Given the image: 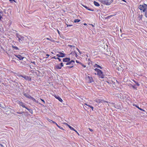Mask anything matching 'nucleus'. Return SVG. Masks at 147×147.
I'll return each mask as SVG.
<instances>
[{"label":"nucleus","mask_w":147,"mask_h":147,"mask_svg":"<svg viewBox=\"0 0 147 147\" xmlns=\"http://www.w3.org/2000/svg\"><path fill=\"white\" fill-rule=\"evenodd\" d=\"M49 56V55L48 54H46V56H47V57H46V58H47V57H48Z\"/></svg>","instance_id":"nucleus-55"},{"label":"nucleus","mask_w":147,"mask_h":147,"mask_svg":"<svg viewBox=\"0 0 147 147\" xmlns=\"http://www.w3.org/2000/svg\"><path fill=\"white\" fill-rule=\"evenodd\" d=\"M64 124L65 125H67V126H68V125H69L67 123H64Z\"/></svg>","instance_id":"nucleus-54"},{"label":"nucleus","mask_w":147,"mask_h":147,"mask_svg":"<svg viewBox=\"0 0 147 147\" xmlns=\"http://www.w3.org/2000/svg\"><path fill=\"white\" fill-rule=\"evenodd\" d=\"M2 14L3 12L2 11H0V20H1L2 18L1 15H2Z\"/></svg>","instance_id":"nucleus-33"},{"label":"nucleus","mask_w":147,"mask_h":147,"mask_svg":"<svg viewBox=\"0 0 147 147\" xmlns=\"http://www.w3.org/2000/svg\"><path fill=\"white\" fill-rule=\"evenodd\" d=\"M95 101L97 103H103V102H107L106 101H105L104 100H101V99H96L95 100Z\"/></svg>","instance_id":"nucleus-6"},{"label":"nucleus","mask_w":147,"mask_h":147,"mask_svg":"<svg viewBox=\"0 0 147 147\" xmlns=\"http://www.w3.org/2000/svg\"><path fill=\"white\" fill-rule=\"evenodd\" d=\"M66 65H71V62H70V61H68V62H67L66 64Z\"/></svg>","instance_id":"nucleus-34"},{"label":"nucleus","mask_w":147,"mask_h":147,"mask_svg":"<svg viewBox=\"0 0 147 147\" xmlns=\"http://www.w3.org/2000/svg\"><path fill=\"white\" fill-rule=\"evenodd\" d=\"M12 47L13 48H14L16 50H18V48L17 47L14 46L13 45Z\"/></svg>","instance_id":"nucleus-31"},{"label":"nucleus","mask_w":147,"mask_h":147,"mask_svg":"<svg viewBox=\"0 0 147 147\" xmlns=\"http://www.w3.org/2000/svg\"><path fill=\"white\" fill-rule=\"evenodd\" d=\"M74 67V65H71V66H67L66 67V68H68V69H70V68H72V67Z\"/></svg>","instance_id":"nucleus-29"},{"label":"nucleus","mask_w":147,"mask_h":147,"mask_svg":"<svg viewBox=\"0 0 147 147\" xmlns=\"http://www.w3.org/2000/svg\"><path fill=\"white\" fill-rule=\"evenodd\" d=\"M0 147H4L2 144H0Z\"/></svg>","instance_id":"nucleus-49"},{"label":"nucleus","mask_w":147,"mask_h":147,"mask_svg":"<svg viewBox=\"0 0 147 147\" xmlns=\"http://www.w3.org/2000/svg\"><path fill=\"white\" fill-rule=\"evenodd\" d=\"M76 62L77 63H79L80 64V62H79L77 60H76Z\"/></svg>","instance_id":"nucleus-52"},{"label":"nucleus","mask_w":147,"mask_h":147,"mask_svg":"<svg viewBox=\"0 0 147 147\" xmlns=\"http://www.w3.org/2000/svg\"><path fill=\"white\" fill-rule=\"evenodd\" d=\"M52 123H54V124H56L57 126L59 127V128L60 129H63V130H64L63 129V128L60 126H59L54 121H52Z\"/></svg>","instance_id":"nucleus-13"},{"label":"nucleus","mask_w":147,"mask_h":147,"mask_svg":"<svg viewBox=\"0 0 147 147\" xmlns=\"http://www.w3.org/2000/svg\"><path fill=\"white\" fill-rule=\"evenodd\" d=\"M78 135H79V134H78V132L75 130V131H74Z\"/></svg>","instance_id":"nucleus-56"},{"label":"nucleus","mask_w":147,"mask_h":147,"mask_svg":"<svg viewBox=\"0 0 147 147\" xmlns=\"http://www.w3.org/2000/svg\"><path fill=\"white\" fill-rule=\"evenodd\" d=\"M146 23H147V20L146 21Z\"/></svg>","instance_id":"nucleus-63"},{"label":"nucleus","mask_w":147,"mask_h":147,"mask_svg":"<svg viewBox=\"0 0 147 147\" xmlns=\"http://www.w3.org/2000/svg\"><path fill=\"white\" fill-rule=\"evenodd\" d=\"M143 16L142 14L140 15H139L138 16V18L139 20H142V18Z\"/></svg>","instance_id":"nucleus-20"},{"label":"nucleus","mask_w":147,"mask_h":147,"mask_svg":"<svg viewBox=\"0 0 147 147\" xmlns=\"http://www.w3.org/2000/svg\"><path fill=\"white\" fill-rule=\"evenodd\" d=\"M91 25L93 26L94 27V25H92V24H91Z\"/></svg>","instance_id":"nucleus-62"},{"label":"nucleus","mask_w":147,"mask_h":147,"mask_svg":"<svg viewBox=\"0 0 147 147\" xmlns=\"http://www.w3.org/2000/svg\"><path fill=\"white\" fill-rule=\"evenodd\" d=\"M10 2L11 3H12L13 2H15V0H10Z\"/></svg>","instance_id":"nucleus-39"},{"label":"nucleus","mask_w":147,"mask_h":147,"mask_svg":"<svg viewBox=\"0 0 147 147\" xmlns=\"http://www.w3.org/2000/svg\"><path fill=\"white\" fill-rule=\"evenodd\" d=\"M114 107L115 108L117 109H119L121 108V107L120 105H115Z\"/></svg>","instance_id":"nucleus-22"},{"label":"nucleus","mask_w":147,"mask_h":147,"mask_svg":"<svg viewBox=\"0 0 147 147\" xmlns=\"http://www.w3.org/2000/svg\"><path fill=\"white\" fill-rule=\"evenodd\" d=\"M69 46L70 47H75V46L71 45H69Z\"/></svg>","instance_id":"nucleus-47"},{"label":"nucleus","mask_w":147,"mask_h":147,"mask_svg":"<svg viewBox=\"0 0 147 147\" xmlns=\"http://www.w3.org/2000/svg\"><path fill=\"white\" fill-rule=\"evenodd\" d=\"M17 37L18 38V40L19 41L20 40H21V38H22V36L21 35H19L18 34L17 35Z\"/></svg>","instance_id":"nucleus-18"},{"label":"nucleus","mask_w":147,"mask_h":147,"mask_svg":"<svg viewBox=\"0 0 147 147\" xmlns=\"http://www.w3.org/2000/svg\"><path fill=\"white\" fill-rule=\"evenodd\" d=\"M47 39L48 40L51 41H53V40H51L49 38H47Z\"/></svg>","instance_id":"nucleus-51"},{"label":"nucleus","mask_w":147,"mask_h":147,"mask_svg":"<svg viewBox=\"0 0 147 147\" xmlns=\"http://www.w3.org/2000/svg\"><path fill=\"white\" fill-rule=\"evenodd\" d=\"M94 70L97 72V75L100 78H104L105 75L102 71L98 68H95Z\"/></svg>","instance_id":"nucleus-1"},{"label":"nucleus","mask_w":147,"mask_h":147,"mask_svg":"<svg viewBox=\"0 0 147 147\" xmlns=\"http://www.w3.org/2000/svg\"><path fill=\"white\" fill-rule=\"evenodd\" d=\"M84 25H85V26H86V25H87V24H86V23H84Z\"/></svg>","instance_id":"nucleus-60"},{"label":"nucleus","mask_w":147,"mask_h":147,"mask_svg":"<svg viewBox=\"0 0 147 147\" xmlns=\"http://www.w3.org/2000/svg\"><path fill=\"white\" fill-rule=\"evenodd\" d=\"M56 56L59 57H60V54L59 53L58 54H57Z\"/></svg>","instance_id":"nucleus-45"},{"label":"nucleus","mask_w":147,"mask_h":147,"mask_svg":"<svg viewBox=\"0 0 147 147\" xmlns=\"http://www.w3.org/2000/svg\"><path fill=\"white\" fill-rule=\"evenodd\" d=\"M30 113H32V110L31 109H30L29 110V111Z\"/></svg>","instance_id":"nucleus-40"},{"label":"nucleus","mask_w":147,"mask_h":147,"mask_svg":"<svg viewBox=\"0 0 147 147\" xmlns=\"http://www.w3.org/2000/svg\"><path fill=\"white\" fill-rule=\"evenodd\" d=\"M80 64L81 65H82L84 67H86V65H84L83 64H82L81 63H80Z\"/></svg>","instance_id":"nucleus-35"},{"label":"nucleus","mask_w":147,"mask_h":147,"mask_svg":"<svg viewBox=\"0 0 147 147\" xmlns=\"http://www.w3.org/2000/svg\"><path fill=\"white\" fill-rule=\"evenodd\" d=\"M122 1H124L125 2H126V1H125V0H121Z\"/></svg>","instance_id":"nucleus-61"},{"label":"nucleus","mask_w":147,"mask_h":147,"mask_svg":"<svg viewBox=\"0 0 147 147\" xmlns=\"http://www.w3.org/2000/svg\"><path fill=\"white\" fill-rule=\"evenodd\" d=\"M57 32H58V33L59 34H60L59 32V30H57Z\"/></svg>","instance_id":"nucleus-59"},{"label":"nucleus","mask_w":147,"mask_h":147,"mask_svg":"<svg viewBox=\"0 0 147 147\" xmlns=\"http://www.w3.org/2000/svg\"><path fill=\"white\" fill-rule=\"evenodd\" d=\"M112 0H105L103 3V4L106 5H110L112 3Z\"/></svg>","instance_id":"nucleus-4"},{"label":"nucleus","mask_w":147,"mask_h":147,"mask_svg":"<svg viewBox=\"0 0 147 147\" xmlns=\"http://www.w3.org/2000/svg\"><path fill=\"white\" fill-rule=\"evenodd\" d=\"M138 8L141 10L143 12H144L147 9V5L144 3L143 5H140Z\"/></svg>","instance_id":"nucleus-2"},{"label":"nucleus","mask_w":147,"mask_h":147,"mask_svg":"<svg viewBox=\"0 0 147 147\" xmlns=\"http://www.w3.org/2000/svg\"><path fill=\"white\" fill-rule=\"evenodd\" d=\"M144 12V16L146 18H147V10H146Z\"/></svg>","instance_id":"nucleus-27"},{"label":"nucleus","mask_w":147,"mask_h":147,"mask_svg":"<svg viewBox=\"0 0 147 147\" xmlns=\"http://www.w3.org/2000/svg\"><path fill=\"white\" fill-rule=\"evenodd\" d=\"M80 20L78 19H76L74 20V22L75 23L78 22H80Z\"/></svg>","instance_id":"nucleus-25"},{"label":"nucleus","mask_w":147,"mask_h":147,"mask_svg":"<svg viewBox=\"0 0 147 147\" xmlns=\"http://www.w3.org/2000/svg\"><path fill=\"white\" fill-rule=\"evenodd\" d=\"M70 58L66 57L63 59V61L64 62H67L69 61H70Z\"/></svg>","instance_id":"nucleus-8"},{"label":"nucleus","mask_w":147,"mask_h":147,"mask_svg":"<svg viewBox=\"0 0 147 147\" xmlns=\"http://www.w3.org/2000/svg\"><path fill=\"white\" fill-rule=\"evenodd\" d=\"M32 63H34V65H36V63L35 61H33V62H31Z\"/></svg>","instance_id":"nucleus-48"},{"label":"nucleus","mask_w":147,"mask_h":147,"mask_svg":"<svg viewBox=\"0 0 147 147\" xmlns=\"http://www.w3.org/2000/svg\"><path fill=\"white\" fill-rule=\"evenodd\" d=\"M55 98H57L58 100L60 101L61 102H62L63 101V100L59 96H56Z\"/></svg>","instance_id":"nucleus-16"},{"label":"nucleus","mask_w":147,"mask_h":147,"mask_svg":"<svg viewBox=\"0 0 147 147\" xmlns=\"http://www.w3.org/2000/svg\"><path fill=\"white\" fill-rule=\"evenodd\" d=\"M88 79L89 83H91L93 81L92 78L91 76H88Z\"/></svg>","instance_id":"nucleus-12"},{"label":"nucleus","mask_w":147,"mask_h":147,"mask_svg":"<svg viewBox=\"0 0 147 147\" xmlns=\"http://www.w3.org/2000/svg\"><path fill=\"white\" fill-rule=\"evenodd\" d=\"M109 61L110 62L112 63L113 66L115 67L117 64V63L115 58L112 57H110L109 59Z\"/></svg>","instance_id":"nucleus-3"},{"label":"nucleus","mask_w":147,"mask_h":147,"mask_svg":"<svg viewBox=\"0 0 147 147\" xmlns=\"http://www.w3.org/2000/svg\"><path fill=\"white\" fill-rule=\"evenodd\" d=\"M76 49L79 52H80V50H79V49H78L77 48H76Z\"/></svg>","instance_id":"nucleus-58"},{"label":"nucleus","mask_w":147,"mask_h":147,"mask_svg":"<svg viewBox=\"0 0 147 147\" xmlns=\"http://www.w3.org/2000/svg\"><path fill=\"white\" fill-rule=\"evenodd\" d=\"M94 3L96 6H100L98 2L96 1H94Z\"/></svg>","instance_id":"nucleus-17"},{"label":"nucleus","mask_w":147,"mask_h":147,"mask_svg":"<svg viewBox=\"0 0 147 147\" xmlns=\"http://www.w3.org/2000/svg\"><path fill=\"white\" fill-rule=\"evenodd\" d=\"M18 103L20 105V106H21L22 107L24 108L25 107V104L22 102H20V101H18Z\"/></svg>","instance_id":"nucleus-10"},{"label":"nucleus","mask_w":147,"mask_h":147,"mask_svg":"<svg viewBox=\"0 0 147 147\" xmlns=\"http://www.w3.org/2000/svg\"><path fill=\"white\" fill-rule=\"evenodd\" d=\"M68 127L71 129V130H73V131H75V129L73 127L70 126L69 125H68Z\"/></svg>","instance_id":"nucleus-26"},{"label":"nucleus","mask_w":147,"mask_h":147,"mask_svg":"<svg viewBox=\"0 0 147 147\" xmlns=\"http://www.w3.org/2000/svg\"><path fill=\"white\" fill-rule=\"evenodd\" d=\"M133 105L134 106L136 107L138 109H139L140 110H141L143 111H145L144 110L140 108L138 106H137L136 105Z\"/></svg>","instance_id":"nucleus-15"},{"label":"nucleus","mask_w":147,"mask_h":147,"mask_svg":"<svg viewBox=\"0 0 147 147\" xmlns=\"http://www.w3.org/2000/svg\"><path fill=\"white\" fill-rule=\"evenodd\" d=\"M21 76L22 78H24L25 80H28L29 81H31V78H30L29 76H22L20 75L19 76V77Z\"/></svg>","instance_id":"nucleus-5"},{"label":"nucleus","mask_w":147,"mask_h":147,"mask_svg":"<svg viewBox=\"0 0 147 147\" xmlns=\"http://www.w3.org/2000/svg\"><path fill=\"white\" fill-rule=\"evenodd\" d=\"M85 104L87 106H88V107H90V108L92 109V111H93L94 110V107H92V106L90 105H88L87 104Z\"/></svg>","instance_id":"nucleus-24"},{"label":"nucleus","mask_w":147,"mask_h":147,"mask_svg":"<svg viewBox=\"0 0 147 147\" xmlns=\"http://www.w3.org/2000/svg\"><path fill=\"white\" fill-rule=\"evenodd\" d=\"M132 87H133V88L136 89V87L135 86H133L132 85Z\"/></svg>","instance_id":"nucleus-43"},{"label":"nucleus","mask_w":147,"mask_h":147,"mask_svg":"<svg viewBox=\"0 0 147 147\" xmlns=\"http://www.w3.org/2000/svg\"><path fill=\"white\" fill-rule=\"evenodd\" d=\"M24 96L25 97L28 98L29 99H30L31 98V96L29 95L28 94H27L26 93H23Z\"/></svg>","instance_id":"nucleus-11"},{"label":"nucleus","mask_w":147,"mask_h":147,"mask_svg":"<svg viewBox=\"0 0 147 147\" xmlns=\"http://www.w3.org/2000/svg\"><path fill=\"white\" fill-rule=\"evenodd\" d=\"M60 57H65V54L62 52H59Z\"/></svg>","instance_id":"nucleus-14"},{"label":"nucleus","mask_w":147,"mask_h":147,"mask_svg":"<svg viewBox=\"0 0 147 147\" xmlns=\"http://www.w3.org/2000/svg\"><path fill=\"white\" fill-rule=\"evenodd\" d=\"M72 26V25H68V24H67V27L71 26Z\"/></svg>","instance_id":"nucleus-46"},{"label":"nucleus","mask_w":147,"mask_h":147,"mask_svg":"<svg viewBox=\"0 0 147 147\" xmlns=\"http://www.w3.org/2000/svg\"><path fill=\"white\" fill-rule=\"evenodd\" d=\"M26 109L27 110H28V111H29V110L30 109H29L28 108L25 107Z\"/></svg>","instance_id":"nucleus-53"},{"label":"nucleus","mask_w":147,"mask_h":147,"mask_svg":"<svg viewBox=\"0 0 147 147\" xmlns=\"http://www.w3.org/2000/svg\"><path fill=\"white\" fill-rule=\"evenodd\" d=\"M41 101H42L43 102V103L44 104H45V101L43 99H41Z\"/></svg>","instance_id":"nucleus-44"},{"label":"nucleus","mask_w":147,"mask_h":147,"mask_svg":"<svg viewBox=\"0 0 147 147\" xmlns=\"http://www.w3.org/2000/svg\"><path fill=\"white\" fill-rule=\"evenodd\" d=\"M89 130L91 131V132H92L93 131V130H92V129L90 128H89Z\"/></svg>","instance_id":"nucleus-41"},{"label":"nucleus","mask_w":147,"mask_h":147,"mask_svg":"<svg viewBox=\"0 0 147 147\" xmlns=\"http://www.w3.org/2000/svg\"><path fill=\"white\" fill-rule=\"evenodd\" d=\"M82 5L88 10L91 11H94V9H93L90 8L89 7H88L87 6H86L84 5Z\"/></svg>","instance_id":"nucleus-9"},{"label":"nucleus","mask_w":147,"mask_h":147,"mask_svg":"<svg viewBox=\"0 0 147 147\" xmlns=\"http://www.w3.org/2000/svg\"><path fill=\"white\" fill-rule=\"evenodd\" d=\"M0 107H1V108H4V107H3V106L1 104H0Z\"/></svg>","instance_id":"nucleus-42"},{"label":"nucleus","mask_w":147,"mask_h":147,"mask_svg":"<svg viewBox=\"0 0 147 147\" xmlns=\"http://www.w3.org/2000/svg\"><path fill=\"white\" fill-rule=\"evenodd\" d=\"M133 81L136 84L137 86H140V84L138 83V82H136L134 80H133Z\"/></svg>","instance_id":"nucleus-32"},{"label":"nucleus","mask_w":147,"mask_h":147,"mask_svg":"<svg viewBox=\"0 0 147 147\" xmlns=\"http://www.w3.org/2000/svg\"><path fill=\"white\" fill-rule=\"evenodd\" d=\"M24 113V112H17V113L19 114H22Z\"/></svg>","instance_id":"nucleus-38"},{"label":"nucleus","mask_w":147,"mask_h":147,"mask_svg":"<svg viewBox=\"0 0 147 147\" xmlns=\"http://www.w3.org/2000/svg\"><path fill=\"white\" fill-rule=\"evenodd\" d=\"M52 58L54 59H58L59 61H61V59L59 57H56L55 56L53 57H52Z\"/></svg>","instance_id":"nucleus-23"},{"label":"nucleus","mask_w":147,"mask_h":147,"mask_svg":"<svg viewBox=\"0 0 147 147\" xmlns=\"http://www.w3.org/2000/svg\"><path fill=\"white\" fill-rule=\"evenodd\" d=\"M51 53H53V52H51Z\"/></svg>","instance_id":"nucleus-64"},{"label":"nucleus","mask_w":147,"mask_h":147,"mask_svg":"<svg viewBox=\"0 0 147 147\" xmlns=\"http://www.w3.org/2000/svg\"><path fill=\"white\" fill-rule=\"evenodd\" d=\"M49 121L50 122H52V121H53L50 119H49Z\"/></svg>","instance_id":"nucleus-57"},{"label":"nucleus","mask_w":147,"mask_h":147,"mask_svg":"<svg viewBox=\"0 0 147 147\" xmlns=\"http://www.w3.org/2000/svg\"><path fill=\"white\" fill-rule=\"evenodd\" d=\"M30 99H32V100H33V101H34L36 102H37V101L36 100V99H34V98H33V97H32V96H31V98H30Z\"/></svg>","instance_id":"nucleus-28"},{"label":"nucleus","mask_w":147,"mask_h":147,"mask_svg":"<svg viewBox=\"0 0 147 147\" xmlns=\"http://www.w3.org/2000/svg\"><path fill=\"white\" fill-rule=\"evenodd\" d=\"M125 35V34H122L121 35V37H123L124 38L125 37L124 36V35Z\"/></svg>","instance_id":"nucleus-36"},{"label":"nucleus","mask_w":147,"mask_h":147,"mask_svg":"<svg viewBox=\"0 0 147 147\" xmlns=\"http://www.w3.org/2000/svg\"><path fill=\"white\" fill-rule=\"evenodd\" d=\"M55 67L57 69H61V67L59 64L56 65Z\"/></svg>","instance_id":"nucleus-19"},{"label":"nucleus","mask_w":147,"mask_h":147,"mask_svg":"<svg viewBox=\"0 0 147 147\" xmlns=\"http://www.w3.org/2000/svg\"><path fill=\"white\" fill-rule=\"evenodd\" d=\"M94 67H97V68H100V69H102V67L96 64H95V65H94Z\"/></svg>","instance_id":"nucleus-21"},{"label":"nucleus","mask_w":147,"mask_h":147,"mask_svg":"<svg viewBox=\"0 0 147 147\" xmlns=\"http://www.w3.org/2000/svg\"><path fill=\"white\" fill-rule=\"evenodd\" d=\"M71 64V65H74L75 63V61L73 60H72L70 61Z\"/></svg>","instance_id":"nucleus-30"},{"label":"nucleus","mask_w":147,"mask_h":147,"mask_svg":"<svg viewBox=\"0 0 147 147\" xmlns=\"http://www.w3.org/2000/svg\"><path fill=\"white\" fill-rule=\"evenodd\" d=\"M59 65H60V66L61 67V68L62 67H63V63H61Z\"/></svg>","instance_id":"nucleus-37"},{"label":"nucleus","mask_w":147,"mask_h":147,"mask_svg":"<svg viewBox=\"0 0 147 147\" xmlns=\"http://www.w3.org/2000/svg\"><path fill=\"white\" fill-rule=\"evenodd\" d=\"M74 52L75 53V55L76 57H77L78 56L77 54V53H76V52Z\"/></svg>","instance_id":"nucleus-50"},{"label":"nucleus","mask_w":147,"mask_h":147,"mask_svg":"<svg viewBox=\"0 0 147 147\" xmlns=\"http://www.w3.org/2000/svg\"><path fill=\"white\" fill-rule=\"evenodd\" d=\"M15 55L16 57L17 58H18V59H19L20 60H21L23 59L24 58V57H22L21 55Z\"/></svg>","instance_id":"nucleus-7"}]
</instances>
